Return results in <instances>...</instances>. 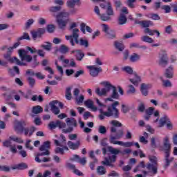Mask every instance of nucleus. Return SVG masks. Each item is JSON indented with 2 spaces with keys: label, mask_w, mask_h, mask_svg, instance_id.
Listing matches in <instances>:
<instances>
[{
  "label": "nucleus",
  "mask_w": 177,
  "mask_h": 177,
  "mask_svg": "<svg viewBox=\"0 0 177 177\" xmlns=\"http://www.w3.org/2000/svg\"><path fill=\"white\" fill-rule=\"evenodd\" d=\"M136 92V90L135 89V87L132 85L129 86V89L127 91L128 95H131L132 93H135Z\"/></svg>",
  "instance_id": "obj_52"
},
{
  "label": "nucleus",
  "mask_w": 177,
  "mask_h": 177,
  "mask_svg": "<svg viewBox=\"0 0 177 177\" xmlns=\"http://www.w3.org/2000/svg\"><path fill=\"white\" fill-rule=\"evenodd\" d=\"M84 99H85V97L84 96V95L80 94L79 96L75 98V100L77 104H81V103H84Z\"/></svg>",
  "instance_id": "obj_43"
},
{
  "label": "nucleus",
  "mask_w": 177,
  "mask_h": 177,
  "mask_svg": "<svg viewBox=\"0 0 177 177\" xmlns=\"http://www.w3.org/2000/svg\"><path fill=\"white\" fill-rule=\"evenodd\" d=\"M149 19H151L152 20H160V16L157 14H149L147 16Z\"/></svg>",
  "instance_id": "obj_50"
},
{
  "label": "nucleus",
  "mask_w": 177,
  "mask_h": 177,
  "mask_svg": "<svg viewBox=\"0 0 177 177\" xmlns=\"http://www.w3.org/2000/svg\"><path fill=\"white\" fill-rule=\"evenodd\" d=\"M43 34H45V29L44 28H39L37 31L32 32V37L35 39L41 37Z\"/></svg>",
  "instance_id": "obj_24"
},
{
  "label": "nucleus",
  "mask_w": 177,
  "mask_h": 177,
  "mask_svg": "<svg viewBox=\"0 0 177 177\" xmlns=\"http://www.w3.org/2000/svg\"><path fill=\"white\" fill-rule=\"evenodd\" d=\"M95 102L100 113L99 115L100 120H104L106 117H113V118H118L120 117V111L117 109V106L120 104L118 101L113 102L111 106H108L106 111H103V108L106 107V104L102 103L97 98L95 99Z\"/></svg>",
  "instance_id": "obj_2"
},
{
  "label": "nucleus",
  "mask_w": 177,
  "mask_h": 177,
  "mask_svg": "<svg viewBox=\"0 0 177 177\" xmlns=\"http://www.w3.org/2000/svg\"><path fill=\"white\" fill-rule=\"evenodd\" d=\"M66 122L69 127L67 129H63L62 132L64 133H70L73 132V131H74V128H73V127H77V120L74 118H67L66 119Z\"/></svg>",
  "instance_id": "obj_10"
},
{
  "label": "nucleus",
  "mask_w": 177,
  "mask_h": 177,
  "mask_svg": "<svg viewBox=\"0 0 177 177\" xmlns=\"http://www.w3.org/2000/svg\"><path fill=\"white\" fill-rule=\"evenodd\" d=\"M56 21L61 30H64L68 21H70V12L63 10L56 15Z\"/></svg>",
  "instance_id": "obj_8"
},
{
  "label": "nucleus",
  "mask_w": 177,
  "mask_h": 177,
  "mask_svg": "<svg viewBox=\"0 0 177 177\" xmlns=\"http://www.w3.org/2000/svg\"><path fill=\"white\" fill-rule=\"evenodd\" d=\"M167 121H168L167 116H164V117L160 118L158 127L159 128H162V127H164V125H165V124L167 123Z\"/></svg>",
  "instance_id": "obj_34"
},
{
  "label": "nucleus",
  "mask_w": 177,
  "mask_h": 177,
  "mask_svg": "<svg viewBox=\"0 0 177 177\" xmlns=\"http://www.w3.org/2000/svg\"><path fill=\"white\" fill-rule=\"evenodd\" d=\"M59 51L61 53H67V52H68V47L66 46L65 45H62L59 49Z\"/></svg>",
  "instance_id": "obj_48"
},
{
  "label": "nucleus",
  "mask_w": 177,
  "mask_h": 177,
  "mask_svg": "<svg viewBox=\"0 0 177 177\" xmlns=\"http://www.w3.org/2000/svg\"><path fill=\"white\" fill-rule=\"evenodd\" d=\"M144 32L145 34H148V35H151V36H153L155 34H156L157 37H160V32L158 30H150V28H146L144 30Z\"/></svg>",
  "instance_id": "obj_26"
},
{
  "label": "nucleus",
  "mask_w": 177,
  "mask_h": 177,
  "mask_svg": "<svg viewBox=\"0 0 177 177\" xmlns=\"http://www.w3.org/2000/svg\"><path fill=\"white\" fill-rule=\"evenodd\" d=\"M102 31H104V32H105V34L106 32H108L109 31H110V27H109V25L107 24H102Z\"/></svg>",
  "instance_id": "obj_56"
},
{
  "label": "nucleus",
  "mask_w": 177,
  "mask_h": 177,
  "mask_svg": "<svg viewBox=\"0 0 177 177\" xmlns=\"http://www.w3.org/2000/svg\"><path fill=\"white\" fill-rule=\"evenodd\" d=\"M18 55L21 62H26L27 63H30L32 60V57L28 55V51L24 49H19L18 50Z\"/></svg>",
  "instance_id": "obj_11"
},
{
  "label": "nucleus",
  "mask_w": 177,
  "mask_h": 177,
  "mask_svg": "<svg viewBox=\"0 0 177 177\" xmlns=\"http://www.w3.org/2000/svg\"><path fill=\"white\" fill-rule=\"evenodd\" d=\"M23 39H27L28 41H29L30 35H28V33H24L21 37L17 38V41H23Z\"/></svg>",
  "instance_id": "obj_49"
},
{
  "label": "nucleus",
  "mask_w": 177,
  "mask_h": 177,
  "mask_svg": "<svg viewBox=\"0 0 177 177\" xmlns=\"http://www.w3.org/2000/svg\"><path fill=\"white\" fill-rule=\"evenodd\" d=\"M80 30L82 32H83V34H85L86 32L85 30L87 31V32H92V28H91V27L89 26H86V24L84 23L81 24Z\"/></svg>",
  "instance_id": "obj_32"
},
{
  "label": "nucleus",
  "mask_w": 177,
  "mask_h": 177,
  "mask_svg": "<svg viewBox=\"0 0 177 177\" xmlns=\"http://www.w3.org/2000/svg\"><path fill=\"white\" fill-rule=\"evenodd\" d=\"M28 82L31 88L34 87V85H35V80L31 77H28Z\"/></svg>",
  "instance_id": "obj_51"
},
{
  "label": "nucleus",
  "mask_w": 177,
  "mask_h": 177,
  "mask_svg": "<svg viewBox=\"0 0 177 177\" xmlns=\"http://www.w3.org/2000/svg\"><path fill=\"white\" fill-rule=\"evenodd\" d=\"M48 127L50 129H55L56 128L63 129L66 127V123L57 120V122H51L49 123Z\"/></svg>",
  "instance_id": "obj_19"
},
{
  "label": "nucleus",
  "mask_w": 177,
  "mask_h": 177,
  "mask_svg": "<svg viewBox=\"0 0 177 177\" xmlns=\"http://www.w3.org/2000/svg\"><path fill=\"white\" fill-rule=\"evenodd\" d=\"M164 75L166 78H174V66H170L167 67L165 71Z\"/></svg>",
  "instance_id": "obj_22"
},
{
  "label": "nucleus",
  "mask_w": 177,
  "mask_h": 177,
  "mask_svg": "<svg viewBox=\"0 0 177 177\" xmlns=\"http://www.w3.org/2000/svg\"><path fill=\"white\" fill-rule=\"evenodd\" d=\"M97 172L99 175H104L106 174V169L103 166H100L97 169Z\"/></svg>",
  "instance_id": "obj_47"
},
{
  "label": "nucleus",
  "mask_w": 177,
  "mask_h": 177,
  "mask_svg": "<svg viewBox=\"0 0 177 177\" xmlns=\"http://www.w3.org/2000/svg\"><path fill=\"white\" fill-rule=\"evenodd\" d=\"M109 124L112 125L111 127V134L109 136V142L111 145H118V146H123L124 147H132L133 146V142H126L118 141L117 140L121 139L124 136V130L119 129L117 131L116 127H122V124L118 120H111L109 122Z\"/></svg>",
  "instance_id": "obj_1"
},
{
  "label": "nucleus",
  "mask_w": 177,
  "mask_h": 177,
  "mask_svg": "<svg viewBox=\"0 0 177 177\" xmlns=\"http://www.w3.org/2000/svg\"><path fill=\"white\" fill-rule=\"evenodd\" d=\"M48 10L52 13H55L56 12H60V10H62V6H51V7H49Z\"/></svg>",
  "instance_id": "obj_39"
},
{
  "label": "nucleus",
  "mask_w": 177,
  "mask_h": 177,
  "mask_svg": "<svg viewBox=\"0 0 177 177\" xmlns=\"http://www.w3.org/2000/svg\"><path fill=\"white\" fill-rule=\"evenodd\" d=\"M115 47L116 48V49H118L120 52H122V50H124V49L125 48L124 44L119 41L115 42Z\"/></svg>",
  "instance_id": "obj_42"
},
{
  "label": "nucleus",
  "mask_w": 177,
  "mask_h": 177,
  "mask_svg": "<svg viewBox=\"0 0 177 177\" xmlns=\"http://www.w3.org/2000/svg\"><path fill=\"white\" fill-rule=\"evenodd\" d=\"M47 31H48L49 32H53V31H55V26L48 25L47 26Z\"/></svg>",
  "instance_id": "obj_64"
},
{
  "label": "nucleus",
  "mask_w": 177,
  "mask_h": 177,
  "mask_svg": "<svg viewBox=\"0 0 177 177\" xmlns=\"http://www.w3.org/2000/svg\"><path fill=\"white\" fill-rule=\"evenodd\" d=\"M72 161H75L77 160V162H80L82 164V165H85L86 164V158H80V156L78 155H74L73 158L71 159Z\"/></svg>",
  "instance_id": "obj_27"
},
{
  "label": "nucleus",
  "mask_w": 177,
  "mask_h": 177,
  "mask_svg": "<svg viewBox=\"0 0 177 177\" xmlns=\"http://www.w3.org/2000/svg\"><path fill=\"white\" fill-rule=\"evenodd\" d=\"M40 48H43V49L47 51L52 50V43L45 42L40 46Z\"/></svg>",
  "instance_id": "obj_36"
},
{
  "label": "nucleus",
  "mask_w": 177,
  "mask_h": 177,
  "mask_svg": "<svg viewBox=\"0 0 177 177\" xmlns=\"http://www.w3.org/2000/svg\"><path fill=\"white\" fill-rule=\"evenodd\" d=\"M106 38L109 39H113V38H115V32L113 30H110L105 33Z\"/></svg>",
  "instance_id": "obj_40"
},
{
  "label": "nucleus",
  "mask_w": 177,
  "mask_h": 177,
  "mask_svg": "<svg viewBox=\"0 0 177 177\" xmlns=\"http://www.w3.org/2000/svg\"><path fill=\"white\" fill-rule=\"evenodd\" d=\"M51 111L55 115L60 113V109H59V107L61 109H63V103L59 102L57 101H53L50 104Z\"/></svg>",
  "instance_id": "obj_15"
},
{
  "label": "nucleus",
  "mask_w": 177,
  "mask_h": 177,
  "mask_svg": "<svg viewBox=\"0 0 177 177\" xmlns=\"http://www.w3.org/2000/svg\"><path fill=\"white\" fill-rule=\"evenodd\" d=\"M54 3L59 5V6H63L64 5V0H54Z\"/></svg>",
  "instance_id": "obj_62"
},
{
  "label": "nucleus",
  "mask_w": 177,
  "mask_h": 177,
  "mask_svg": "<svg viewBox=\"0 0 177 177\" xmlns=\"http://www.w3.org/2000/svg\"><path fill=\"white\" fill-rule=\"evenodd\" d=\"M135 2H136V0H128L127 4L129 8H135V4H133L135 3Z\"/></svg>",
  "instance_id": "obj_59"
},
{
  "label": "nucleus",
  "mask_w": 177,
  "mask_h": 177,
  "mask_svg": "<svg viewBox=\"0 0 177 177\" xmlns=\"http://www.w3.org/2000/svg\"><path fill=\"white\" fill-rule=\"evenodd\" d=\"M165 156L171 155V143L169 142V137L166 136L163 139V146L162 147Z\"/></svg>",
  "instance_id": "obj_12"
},
{
  "label": "nucleus",
  "mask_w": 177,
  "mask_h": 177,
  "mask_svg": "<svg viewBox=\"0 0 177 177\" xmlns=\"http://www.w3.org/2000/svg\"><path fill=\"white\" fill-rule=\"evenodd\" d=\"M141 40L143 41V42H147L148 44H153L154 42V40L149 36H142Z\"/></svg>",
  "instance_id": "obj_41"
},
{
  "label": "nucleus",
  "mask_w": 177,
  "mask_h": 177,
  "mask_svg": "<svg viewBox=\"0 0 177 177\" xmlns=\"http://www.w3.org/2000/svg\"><path fill=\"white\" fill-rule=\"evenodd\" d=\"M149 161L151 163H148L147 165H145V162H140V165L134 169L133 172L140 171V168H146L147 171H142L145 176H154V175H156L158 172L157 158L156 156H151Z\"/></svg>",
  "instance_id": "obj_4"
},
{
  "label": "nucleus",
  "mask_w": 177,
  "mask_h": 177,
  "mask_svg": "<svg viewBox=\"0 0 177 177\" xmlns=\"http://www.w3.org/2000/svg\"><path fill=\"white\" fill-rule=\"evenodd\" d=\"M99 17L102 21H109L111 19L110 15L106 14H101Z\"/></svg>",
  "instance_id": "obj_45"
},
{
  "label": "nucleus",
  "mask_w": 177,
  "mask_h": 177,
  "mask_svg": "<svg viewBox=\"0 0 177 177\" xmlns=\"http://www.w3.org/2000/svg\"><path fill=\"white\" fill-rule=\"evenodd\" d=\"M122 70L124 71V73H127V74H130L131 75H133V78H130L129 81L133 84V85H136V86H138V84L139 82H140L141 79L136 73H133V69H132V67L131 66H124L122 68Z\"/></svg>",
  "instance_id": "obj_9"
},
{
  "label": "nucleus",
  "mask_w": 177,
  "mask_h": 177,
  "mask_svg": "<svg viewBox=\"0 0 177 177\" xmlns=\"http://www.w3.org/2000/svg\"><path fill=\"white\" fill-rule=\"evenodd\" d=\"M9 28V24H0V31L3 30H8Z\"/></svg>",
  "instance_id": "obj_58"
},
{
  "label": "nucleus",
  "mask_w": 177,
  "mask_h": 177,
  "mask_svg": "<svg viewBox=\"0 0 177 177\" xmlns=\"http://www.w3.org/2000/svg\"><path fill=\"white\" fill-rule=\"evenodd\" d=\"M20 41H17V43H15L13 46H11L10 48H8V51L9 52H12L13 49H16V48H18L19 46L20 45Z\"/></svg>",
  "instance_id": "obj_55"
},
{
  "label": "nucleus",
  "mask_w": 177,
  "mask_h": 177,
  "mask_svg": "<svg viewBox=\"0 0 177 177\" xmlns=\"http://www.w3.org/2000/svg\"><path fill=\"white\" fill-rule=\"evenodd\" d=\"M80 91L79 90V88H74L73 90V96L75 99V97H77L78 96H80Z\"/></svg>",
  "instance_id": "obj_61"
},
{
  "label": "nucleus",
  "mask_w": 177,
  "mask_h": 177,
  "mask_svg": "<svg viewBox=\"0 0 177 177\" xmlns=\"http://www.w3.org/2000/svg\"><path fill=\"white\" fill-rule=\"evenodd\" d=\"M161 9L165 10V13H169L171 12V7L169 6H167V5L162 6Z\"/></svg>",
  "instance_id": "obj_53"
},
{
  "label": "nucleus",
  "mask_w": 177,
  "mask_h": 177,
  "mask_svg": "<svg viewBox=\"0 0 177 177\" xmlns=\"http://www.w3.org/2000/svg\"><path fill=\"white\" fill-rule=\"evenodd\" d=\"M136 24H139L143 28H149L150 26H153V22L151 21H136Z\"/></svg>",
  "instance_id": "obj_23"
},
{
  "label": "nucleus",
  "mask_w": 177,
  "mask_h": 177,
  "mask_svg": "<svg viewBox=\"0 0 177 177\" xmlns=\"http://www.w3.org/2000/svg\"><path fill=\"white\" fill-rule=\"evenodd\" d=\"M67 145L71 150H77L80 147V141H77L76 143H74L72 141H68Z\"/></svg>",
  "instance_id": "obj_30"
},
{
  "label": "nucleus",
  "mask_w": 177,
  "mask_h": 177,
  "mask_svg": "<svg viewBox=\"0 0 177 177\" xmlns=\"http://www.w3.org/2000/svg\"><path fill=\"white\" fill-rule=\"evenodd\" d=\"M42 111H44V109L39 105L33 106L32 109V113L33 114H39V113H42Z\"/></svg>",
  "instance_id": "obj_37"
},
{
  "label": "nucleus",
  "mask_w": 177,
  "mask_h": 177,
  "mask_svg": "<svg viewBox=\"0 0 177 177\" xmlns=\"http://www.w3.org/2000/svg\"><path fill=\"white\" fill-rule=\"evenodd\" d=\"M127 23V16H125L124 14L121 13L120 16L118 19V24L120 26H122L123 24H125Z\"/></svg>",
  "instance_id": "obj_35"
},
{
  "label": "nucleus",
  "mask_w": 177,
  "mask_h": 177,
  "mask_svg": "<svg viewBox=\"0 0 177 177\" xmlns=\"http://www.w3.org/2000/svg\"><path fill=\"white\" fill-rule=\"evenodd\" d=\"M108 150L111 154H114L111 156H109V158H105V160L102 161L103 165H108L109 167H111L113 162H115V160H117V154H130L132 152L131 149H125L123 151H120L118 149L113 148V147H108Z\"/></svg>",
  "instance_id": "obj_5"
},
{
  "label": "nucleus",
  "mask_w": 177,
  "mask_h": 177,
  "mask_svg": "<svg viewBox=\"0 0 177 177\" xmlns=\"http://www.w3.org/2000/svg\"><path fill=\"white\" fill-rule=\"evenodd\" d=\"M4 59H6V60H7V62H10V63H15V64H17V66H26V63L21 62L16 57H11L10 55H9V54L5 55Z\"/></svg>",
  "instance_id": "obj_16"
},
{
  "label": "nucleus",
  "mask_w": 177,
  "mask_h": 177,
  "mask_svg": "<svg viewBox=\"0 0 177 177\" xmlns=\"http://www.w3.org/2000/svg\"><path fill=\"white\" fill-rule=\"evenodd\" d=\"M87 68L89 70V74L91 77H97L99 73L102 71V68L97 67L96 66H87Z\"/></svg>",
  "instance_id": "obj_17"
},
{
  "label": "nucleus",
  "mask_w": 177,
  "mask_h": 177,
  "mask_svg": "<svg viewBox=\"0 0 177 177\" xmlns=\"http://www.w3.org/2000/svg\"><path fill=\"white\" fill-rule=\"evenodd\" d=\"M84 104L88 109H91L93 111H97V107L93 105V101L92 100H87L84 102Z\"/></svg>",
  "instance_id": "obj_25"
},
{
  "label": "nucleus",
  "mask_w": 177,
  "mask_h": 177,
  "mask_svg": "<svg viewBox=\"0 0 177 177\" xmlns=\"http://www.w3.org/2000/svg\"><path fill=\"white\" fill-rule=\"evenodd\" d=\"M98 132L99 133H101L102 135H104L107 132V129H106V127L103 125H100L98 127Z\"/></svg>",
  "instance_id": "obj_46"
},
{
  "label": "nucleus",
  "mask_w": 177,
  "mask_h": 177,
  "mask_svg": "<svg viewBox=\"0 0 177 177\" xmlns=\"http://www.w3.org/2000/svg\"><path fill=\"white\" fill-rule=\"evenodd\" d=\"M106 15L108 16H114V10H113L110 1L106 2Z\"/></svg>",
  "instance_id": "obj_31"
},
{
  "label": "nucleus",
  "mask_w": 177,
  "mask_h": 177,
  "mask_svg": "<svg viewBox=\"0 0 177 177\" xmlns=\"http://www.w3.org/2000/svg\"><path fill=\"white\" fill-rule=\"evenodd\" d=\"M151 88V84H142L140 86V91L143 96H147L149 95V89Z\"/></svg>",
  "instance_id": "obj_21"
},
{
  "label": "nucleus",
  "mask_w": 177,
  "mask_h": 177,
  "mask_svg": "<svg viewBox=\"0 0 177 177\" xmlns=\"http://www.w3.org/2000/svg\"><path fill=\"white\" fill-rule=\"evenodd\" d=\"M174 30H172V26H168L165 28V32L167 34H171V32H173Z\"/></svg>",
  "instance_id": "obj_63"
},
{
  "label": "nucleus",
  "mask_w": 177,
  "mask_h": 177,
  "mask_svg": "<svg viewBox=\"0 0 177 177\" xmlns=\"http://www.w3.org/2000/svg\"><path fill=\"white\" fill-rule=\"evenodd\" d=\"M169 156L171 155H165V165H164V168L167 169L168 168V167H169V165H171V162H172V161H174V158H170Z\"/></svg>",
  "instance_id": "obj_29"
},
{
  "label": "nucleus",
  "mask_w": 177,
  "mask_h": 177,
  "mask_svg": "<svg viewBox=\"0 0 177 177\" xmlns=\"http://www.w3.org/2000/svg\"><path fill=\"white\" fill-rule=\"evenodd\" d=\"M159 79L162 84V86H165V88H171L172 86V83L169 80H164L162 76L159 77Z\"/></svg>",
  "instance_id": "obj_28"
},
{
  "label": "nucleus",
  "mask_w": 177,
  "mask_h": 177,
  "mask_svg": "<svg viewBox=\"0 0 177 177\" xmlns=\"http://www.w3.org/2000/svg\"><path fill=\"white\" fill-rule=\"evenodd\" d=\"M65 38L66 41H69L72 46H75V44H77V45H80L81 46H85V48H88L89 45L88 40L86 39L80 38V40H78V38H80V29L78 28L72 30V35H66L65 36ZM74 41L75 43H74Z\"/></svg>",
  "instance_id": "obj_6"
},
{
  "label": "nucleus",
  "mask_w": 177,
  "mask_h": 177,
  "mask_svg": "<svg viewBox=\"0 0 177 177\" xmlns=\"http://www.w3.org/2000/svg\"><path fill=\"white\" fill-rule=\"evenodd\" d=\"M101 85H103L105 88H97L95 89V93L98 96H107V93H109L110 91H112L110 97L104 100L106 103H107V102H113V99H118L120 97V95L118 92H117V88L112 85L110 82H101Z\"/></svg>",
  "instance_id": "obj_3"
},
{
  "label": "nucleus",
  "mask_w": 177,
  "mask_h": 177,
  "mask_svg": "<svg viewBox=\"0 0 177 177\" xmlns=\"http://www.w3.org/2000/svg\"><path fill=\"white\" fill-rule=\"evenodd\" d=\"M125 138L132 139V132H131V130L129 129L126 130Z\"/></svg>",
  "instance_id": "obj_57"
},
{
  "label": "nucleus",
  "mask_w": 177,
  "mask_h": 177,
  "mask_svg": "<svg viewBox=\"0 0 177 177\" xmlns=\"http://www.w3.org/2000/svg\"><path fill=\"white\" fill-rule=\"evenodd\" d=\"M146 114L148 115H151L153 114V122H158L160 120V111H154V108L149 107L146 110Z\"/></svg>",
  "instance_id": "obj_14"
},
{
  "label": "nucleus",
  "mask_w": 177,
  "mask_h": 177,
  "mask_svg": "<svg viewBox=\"0 0 177 177\" xmlns=\"http://www.w3.org/2000/svg\"><path fill=\"white\" fill-rule=\"evenodd\" d=\"M160 66L165 67L168 64V55L165 53H160L159 54V62Z\"/></svg>",
  "instance_id": "obj_18"
},
{
  "label": "nucleus",
  "mask_w": 177,
  "mask_h": 177,
  "mask_svg": "<svg viewBox=\"0 0 177 177\" xmlns=\"http://www.w3.org/2000/svg\"><path fill=\"white\" fill-rule=\"evenodd\" d=\"M138 109V111H140V113H143V111H145V104H143V102L140 103Z\"/></svg>",
  "instance_id": "obj_60"
},
{
  "label": "nucleus",
  "mask_w": 177,
  "mask_h": 177,
  "mask_svg": "<svg viewBox=\"0 0 177 177\" xmlns=\"http://www.w3.org/2000/svg\"><path fill=\"white\" fill-rule=\"evenodd\" d=\"M71 53H75V57L77 62H81L85 57V54L81 50H73L71 51Z\"/></svg>",
  "instance_id": "obj_20"
},
{
  "label": "nucleus",
  "mask_w": 177,
  "mask_h": 177,
  "mask_svg": "<svg viewBox=\"0 0 177 177\" xmlns=\"http://www.w3.org/2000/svg\"><path fill=\"white\" fill-rule=\"evenodd\" d=\"M55 66L57 67V71H59L60 75L63 76V74H64V72L63 71V67H62L61 66H59V64H57V62H55Z\"/></svg>",
  "instance_id": "obj_54"
},
{
  "label": "nucleus",
  "mask_w": 177,
  "mask_h": 177,
  "mask_svg": "<svg viewBox=\"0 0 177 177\" xmlns=\"http://www.w3.org/2000/svg\"><path fill=\"white\" fill-rule=\"evenodd\" d=\"M129 60L131 63H136V62H139V60H140V55L133 53L130 56Z\"/></svg>",
  "instance_id": "obj_33"
},
{
  "label": "nucleus",
  "mask_w": 177,
  "mask_h": 177,
  "mask_svg": "<svg viewBox=\"0 0 177 177\" xmlns=\"http://www.w3.org/2000/svg\"><path fill=\"white\" fill-rule=\"evenodd\" d=\"M28 166L26 163L19 164L16 167H13L14 169H27Z\"/></svg>",
  "instance_id": "obj_44"
},
{
  "label": "nucleus",
  "mask_w": 177,
  "mask_h": 177,
  "mask_svg": "<svg viewBox=\"0 0 177 177\" xmlns=\"http://www.w3.org/2000/svg\"><path fill=\"white\" fill-rule=\"evenodd\" d=\"M26 125V121L24 120H15L14 122V129L17 133H21L24 131Z\"/></svg>",
  "instance_id": "obj_13"
},
{
  "label": "nucleus",
  "mask_w": 177,
  "mask_h": 177,
  "mask_svg": "<svg viewBox=\"0 0 177 177\" xmlns=\"http://www.w3.org/2000/svg\"><path fill=\"white\" fill-rule=\"evenodd\" d=\"M77 3H80V0H68L66 2L68 8H74Z\"/></svg>",
  "instance_id": "obj_38"
},
{
  "label": "nucleus",
  "mask_w": 177,
  "mask_h": 177,
  "mask_svg": "<svg viewBox=\"0 0 177 177\" xmlns=\"http://www.w3.org/2000/svg\"><path fill=\"white\" fill-rule=\"evenodd\" d=\"M50 147V142L46 141L43 143V145L39 147L40 151H42L41 153H38L35 158V161L36 162H49L50 161V158H43L42 160L39 159V157L42 156H49L50 153L49 152V149Z\"/></svg>",
  "instance_id": "obj_7"
}]
</instances>
